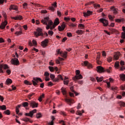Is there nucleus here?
Segmentation results:
<instances>
[{
    "instance_id": "obj_22",
    "label": "nucleus",
    "mask_w": 125,
    "mask_h": 125,
    "mask_svg": "<svg viewBox=\"0 0 125 125\" xmlns=\"http://www.w3.org/2000/svg\"><path fill=\"white\" fill-rule=\"evenodd\" d=\"M11 9L13 10H18L17 9V6L14 5H11L9 7V10H11Z\"/></svg>"
},
{
    "instance_id": "obj_63",
    "label": "nucleus",
    "mask_w": 125,
    "mask_h": 125,
    "mask_svg": "<svg viewBox=\"0 0 125 125\" xmlns=\"http://www.w3.org/2000/svg\"><path fill=\"white\" fill-rule=\"evenodd\" d=\"M67 36L69 38H71V37H72V33H67Z\"/></svg>"
},
{
    "instance_id": "obj_62",
    "label": "nucleus",
    "mask_w": 125,
    "mask_h": 125,
    "mask_svg": "<svg viewBox=\"0 0 125 125\" xmlns=\"http://www.w3.org/2000/svg\"><path fill=\"white\" fill-rule=\"evenodd\" d=\"M100 59V53H98L97 56V60H99Z\"/></svg>"
},
{
    "instance_id": "obj_14",
    "label": "nucleus",
    "mask_w": 125,
    "mask_h": 125,
    "mask_svg": "<svg viewBox=\"0 0 125 125\" xmlns=\"http://www.w3.org/2000/svg\"><path fill=\"white\" fill-rule=\"evenodd\" d=\"M7 25V21L6 20H5L4 21H3L1 25H0V29H1V30H3V29H5L6 26Z\"/></svg>"
},
{
    "instance_id": "obj_36",
    "label": "nucleus",
    "mask_w": 125,
    "mask_h": 125,
    "mask_svg": "<svg viewBox=\"0 0 125 125\" xmlns=\"http://www.w3.org/2000/svg\"><path fill=\"white\" fill-rule=\"evenodd\" d=\"M16 112L17 114H19V116H22V113H19V109H18V107H16Z\"/></svg>"
},
{
    "instance_id": "obj_6",
    "label": "nucleus",
    "mask_w": 125,
    "mask_h": 125,
    "mask_svg": "<svg viewBox=\"0 0 125 125\" xmlns=\"http://www.w3.org/2000/svg\"><path fill=\"white\" fill-rule=\"evenodd\" d=\"M57 54H60V55L63 57V58H66L67 57V54L68 53L67 52L63 53V52L60 51V50L58 49L57 50Z\"/></svg>"
},
{
    "instance_id": "obj_52",
    "label": "nucleus",
    "mask_w": 125,
    "mask_h": 125,
    "mask_svg": "<svg viewBox=\"0 0 125 125\" xmlns=\"http://www.w3.org/2000/svg\"><path fill=\"white\" fill-rule=\"evenodd\" d=\"M116 22H117L118 23H121V22H122V21H124V20H121V19H116L115 20Z\"/></svg>"
},
{
    "instance_id": "obj_31",
    "label": "nucleus",
    "mask_w": 125,
    "mask_h": 125,
    "mask_svg": "<svg viewBox=\"0 0 125 125\" xmlns=\"http://www.w3.org/2000/svg\"><path fill=\"white\" fill-rule=\"evenodd\" d=\"M79 80H74L76 83H78L79 84H83V81H78Z\"/></svg>"
},
{
    "instance_id": "obj_8",
    "label": "nucleus",
    "mask_w": 125,
    "mask_h": 125,
    "mask_svg": "<svg viewBox=\"0 0 125 125\" xmlns=\"http://www.w3.org/2000/svg\"><path fill=\"white\" fill-rule=\"evenodd\" d=\"M82 65H84L85 66H86V67H88V69L92 68V65L86 61L83 62V63H82Z\"/></svg>"
},
{
    "instance_id": "obj_55",
    "label": "nucleus",
    "mask_w": 125,
    "mask_h": 125,
    "mask_svg": "<svg viewBox=\"0 0 125 125\" xmlns=\"http://www.w3.org/2000/svg\"><path fill=\"white\" fill-rule=\"evenodd\" d=\"M112 57H109L108 58H107V61L108 62H112Z\"/></svg>"
},
{
    "instance_id": "obj_24",
    "label": "nucleus",
    "mask_w": 125,
    "mask_h": 125,
    "mask_svg": "<svg viewBox=\"0 0 125 125\" xmlns=\"http://www.w3.org/2000/svg\"><path fill=\"white\" fill-rule=\"evenodd\" d=\"M59 19L58 18H56L54 22V25H55V27H56V26H57V25H59Z\"/></svg>"
},
{
    "instance_id": "obj_15",
    "label": "nucleus",
    "mask_w": 125,
    "mask_h": 125,
    "mask_svg": "<svg viewBox=\"0 0 125 125\" xmlns=\"http://www.w3.org/2000/svg\"><path fill=\"white\" fill-rule=\"evenodd\" d=\"M97 71L99 73H103V72H105V70H104V68H103L101 66H98L97 67Z\"/></svg>"
},
{
    "instance_id": "obj_17",
    "label": "nucleus",
    "mask_w": 125,
    "mask_h": 125,
    "mask_svg": "<svg viewBox=\"0 0 125 125\" xmlns=\"http://www.w3.org/2000/svg\"><path fill=\"white\" fill-rule=\"evenodd\" d=\"M65 27H66V25H65V23H62V24L61 26H58L59 31L60 32H61L62 31H64V30L65 29Z\"/></svg>"
},
{
    "instance_id": "obj_39",
    "label": "nucleus",
    "mask_w": 125,
    "mask_h": 125,
    "mask_svg": "<svg viewBox=\"0 0 125 125\" xmlns=\"http://www.w3.org/2000/svg\"><path fill=\"white\" fill-rule=\"evenodd\" d=\"M36 118L37 119H40V118H42V114L41 113H39L36 115Z\"/></svg>"
},
{
    "instance_id": "obj_34",
    "label": "nucleus",
    "mask_w": 125,
    "mask_h": 125,
    "mask_svg": "<svg viewBox=\"0 0 125 125\" xmlns=\"http://www.w3.org/2000/svg\"><path fill=\"white\" fill-rule=\"evenodd\" d=\"M115 68H119L120 67V62H116L115 63Z\"/></svg>"
},
{
    "instance_id": "obj_26",
    "label": "nucleus",
    "mask_w": 125,
    "mask_h": 125,
    "mask_svg": "<svg viewBox=\"0 0 125 125\" xmlns=\"http://www.w3.org/2000/svg\"><path fill=\"white\" fill-rule=\"evenodd\" d=\"M96 80H97L98 83H99L100 82H102V81H103V77H97L96 78Z\"/></svg>"
},
{
    "instance_id": "obj_50",
    "label": "nucleus",
    "mask_w": 125,
    "mask_h": 125,
    "mask_svg": "<svg viewBox=\"0 0 125 125\" xmlns=\"http://www.w3.org/2000/svg\"><path fill=\"white\" fill-rule=\"evenodd\" d=\"M48 34L49 35H50V36H52L54 34L53 31H51V30H49Z\"/></svg>"
},
{
    "instance_id": "obj_7",
    "label": "nucleus",
    "mask_w": 125,
    "mask_h": 125,
    "mask_svg": "<svg viewBox=\"0 0 125 125\" xmlns=\"http://www.w3.org/2000/svg\"><path fill=\"white\" fill-rule=\"evenodd\" d=\"M99 21H100V22H101V23H102L103 24L104 26H108V25L109 24V22L108 21L104 18H102V19H100Z\"/></svg>"
},
{
    "instance_id": "obj_45",
    "label": "nucleus",
    "mask_w": 125,
    "mask_h": 125,
    "mask_svg": "<svg viewBox=\"0 0 125 125\" xmlns=\"http://www.w3.org/2000/svg\"><path fill=\"white\" fill-rule=\"evenodd\" d=\"M58 79H59V80H62V81H63V77H62V75H58Z\"/></svg>"
},
{
    "instance_id": "obj_10",
    "label": "nucleus",
    "mask_w": 125,
    "mask_h": 125,
    "mask_svg": "<svg viewBox=\"0 0 125 125\" xmlns=\"http://www.w3.org/2000/svg\"><path fill=\"white\" fill-rule=\"evenodd\" d=\"M2 68L4 69H8V65L7 64H1L0 65V73H1L2 74L3 73V70H2Z\"/></svg>"
},
{
    "instance_id": "obj_13",
    "label": "nucleus",
    "mask_w": 125,
    "mask_h": 125,
    "mask_svg": "<svg viewBox=\"0 0 125 125\" xmlns=\"http://www.w3.org/2000/svg\"><path fill=\"white\" fill-rule=\"evenodd\" d=\"M84 17H88V16H90L92 14V11H90L89 10L87 11L86 12H83Z\"/></svg>"
},
{
    "instance_id": "obj_19",
    "label": "nucleus",
    "mask_w": 125,
    "mask_h": 125,
    "mask_svg": "<svg viewBox=\"0 0 125 125\" xmlns=\"http://www.w3.org/2000/svg\"><path fill=\"white\" fill-rule=\"evenodd\" d=\"M111 9L113 11V12L115 15L118 14V9L115 8V7H111Z\"/></svg>"
},
{
    "instance_id": "obj_56",
    "label": "nucleus",
    "mask_w": 125,
    "mask_h": 125,
    "mask_svg": "<svg viewBox=\"0 0 125 125\" xmlns=\"http://www.w3.org/2000/svg\"><path fill=\"white\" fill-rule=\"evenodd\" d=\"M110 30L112 32V33H116L117 32V30L114 29V28H110Z\"/></svg>"
},
{
    "instance_id": "obj_28",
    "label": "nucleus",
    "mask_w": 125,
    "mask_h": 125,
    "mask_svg": "<svg viewBox=\"0 0 125 125\" xmlns=\"http://www.w3.org/2000/svg\"><path fill=\"white\" fill-rule=\"evenodd\" d=\"M42 98H44V94H42L41 96L39 97V98L38 100L40 101V102H42Z\"/></svg>"
},
{
    "instance_id": "obj_51",
    "label": "nucleus",
    "mask_w": 125,
    "mask_h": 125,
    "mask_svg": "<svg viewBox=\"0 0 125 125\" xmlns=\"http://www.w3.org/2000/svg\"><path fill=\"white\" fill-rule=\"evenodd\" d=\"M120 71H125V66H122L120 67Z\"/></svg>"
},
{
    "instance_id": "obj_47",
    "label": "nucleus",
    "mask_w": 125,
    "mask_h": 125,
    "mask_svg": "<svg viewBox=\"0 0 125 125\" xmlns=\"http://www.w3.org/2000/svg\"><path fill=\"white\" fill-rule=\"evenodd\" d=\"M49 69L50 72H53L54 71V67L52 66H49Z\"/></svg>"
},
{
    "instance_id": "obj_9",
    "label": "nucleus",
    "mask_w": 125,
    "mask_h": 125,
    "mask_svg": "<svg viewBox=\"0 0 125 125\" xmlns=\"http://www.w3.org/2000/svg\"><path fill=\"white\" fill-rule=\"evenodd\" d=\"M35 113H37V109H34L33 110L30 111L29 113H25V116L33 118V115Z\"/></svg>"
},
{
    "instance_id": "obj_58",
    "label": "nucleus",
    "mask_w": 125,
    "mask_h": 125,
    "mask_svg": "<svg viewBox=\"0 0 125 125\" xmlns=\"http://www.w3.org/2000/svg\"><path fill=\"white\" fill-rule=\"evenodd\" d=\"M52 85H53L52 82H49L48 83V86H52Z\"/></svg>"
},
{
    "instance_id": "obj_46",
    "label": "nucleus",
    "mask_w": 125,
    "mask_h": 125,
    "mask_svg": "<svg viewBox=\"0 0 125 125\" xmlns=\"http://www.w3.org/2000/svg\"><path fill=\"white\" fill-rule=\"evenodd\" d=\"M77 115H79V116H82L83 115V113H82L81 110H78L76 113Z\"/></svg>"
},
{
    "instance_id": "obj_18",
    "label": "nucleus",
    "mask_w": 125,
    "mask_h": 125,
    "mask_svg": "<svg viewBox=\"0 0 125 125\" xmlns=\"http://www.w3.org/2000/svg\"><path fill=\"white\" fill-rule=\"evenodd\" d=\"M120 56H121V53L118 52L114 55V58L115 60H118V59H119L120 58Z\"/></svg>"
},
{
    "instance_id": "obj_11",
    "label": "nucleus",
    "mask_w": 125,
    "mask_h": 125,
    "mask_svg": "<svg viewBox=\"0 0 125 125\" xmlns=\"http://www.w3.org/2000/svg\"><path fill=\"white\" fill-rule=\"evenodd\" d=\"M56 7H57V3L56 2H55L53 4H52V6L49 7V10H51V11H54L55 10Z\"/></svg>"
},
{
    "instance_id": "obj_5",
    "label": "nucleus",
    "mask_w": 125,
    "mask_h": 125,
    "mask_svg": "<svg viewBox=\"0 0 125 125\" xmlns=\"http://www.w3.org/2000/svg\"><path fill=\"white\" fill-rule=\"evenodd\" d=\"M11 62L13 65H16V66H18V65L20 64L19 61H18V59L17 58L12 59L11 60Z\"/></svg>"
},
{
    "instance_id": "obj_43",
    "label": "nucleus",
    "mask_w": 125,
    "mask_h": 125,
    "mask_svg": "<svg viewBox=\"0 0 125 125\" xmlns=\"http://www.w3.org/2000/svg\"><path fill=\"white\" fill-rule=\"evenodd\" d=\"M68 83H69V80H64L63 84L65 85H68Z\"/></svg>"
},
{
    "instance_id": "obj_21",
    "label": "nucleus",
    "mask_w": 125,
    "mask_h": 125,
    "mask_svg": "<svg viewBox=\"0 0 125 125\" xmlns=\"http://www.w3.org/2000/svg\"><path fill=\"white\" fill-rule=\"evenodd\" d=\"M65 101L68 104V105H70L71 106L73 104V102L72 101V99H65Z\"/></svg>"
},
{
    "instance_id": "obj_42",
    "label": "nucleus",
    "mask_w": 125,
    "mask_h": 125,
    "mask_svg": "<svg viewBox=\"0 0 125 125\" xmlns=\"http://www.w3.org/2000/svg\"><path fill=\"white\" fill-rule=\"evenodd\" d=\"M28 104H29V103L27 102H24L22 104V106H23V107H28Z\"/></svg>"
},
{
    "instance_id": "obj_1",
    "label": "nucleus",
    "mask_w": 125,
    "mask_h": 125,
    "mask_svg": "<svg viewBox=\"0 0 125 125\" xmlns=\"http://www.w3.org/2000/svg\"><path fill=\"white\" fill-rule=\"evenodd\" d=\"M34 34L35 36H36V38H38V37H40V36H41V37L43 36V33H42V28H40L38 27L37 29L36 30V31L34 32Z\"/></svg>"
},
{
    "instance_id": "obj_2",
    "label": "nucleus",
    "mask_w": 125,
    "mask_h": 125,
    "mask_svg": "<svg viewBox=\"0 0 125 125\" xmlns=\"http://www.w3.org/2000/svg\"><path fill=\"white\" fill-rule=\"evenodd\" d=\"M49 21V17H47L44 18L43 20H41V23L43 24V25H46V29L49 30V29H50V25L47 24V22Z\"/></svg>"
},
{
    "instance_id": "obj_12",
    "label": "nucleus",
    "mask_w": 125,
    "mask_h": 125,
    "mask_svg": "<svg viewBox=\"0 0 125 125\" xmlns=\"http://www.w3.org/2000/svg\"><path fill=\"white\" fill-rule=\"evenodd\" d=\"M29 103L32 108H37L38 107V105H39V104L36 103L35 101L29 102Z\"/></svg>"
},
{
    "instance_id": "obj_25",
    "label": "nucleus",
    "mask_w": 125,
    "mask_h": 125,
    "mask_svg": "<svg viewBox=\"0 0 125 125\" xmlns=\"http://www.w3.org/2000/svg\"><path fill=\"white\" fill-rule=\"evenodd\" d=\"M61 91L63 95H66L67 94V91H66V88L62 87L61 88Z\"/></svg>"
},
{
    "instance_id": "obj_64",
    "label": "nucleus",
    "mask_w": 125,
    "mask_h": 125,
    "mask_svg": "<svg viewBox=\"0 0 125 125\" xmlns=\"http://www.w3.org/2000/svg\"><path fill=\"white\" fill-rule=\"evenodd\" d=\"M102 56L104 57H106V52L104 51L102 52Z\"/></svg>"
},
{
    "instance_id": "obj_27",
    "label": "nucleus",
    "mask_w": 125,
    "mask_h": 125,
    "mask_svg": "<svg viewBox=\"0 0 125 125\" xmlns=\"http://www.w3.org/2000/svg\"><path fill=\"white\" fill-rule=\"evenodd\" d=\"M6 83L8 85L10 83H12V80L10 79H7L6 81Z\"/></svg>"
},
{
    "instance_id": "obj_29",
    "label": "nucleus",
    "mask_w": 125,
    "mask_h": 125,
    "mask_svg": "<svg viewBox=\"0 0 125 125\" xmlns=\"http://www.w3.org/2000/svg\"><path fill=\"white\" fill-rule=\"evenodd\" d=\"M76 33L78 34V35H83V31L82 30H78L76 31Z\"/></svg>"
},
{
    "instance_id": "obj_48",
    "label": "nucleus",
    "mask_w": 125,
    "mask_h": 125,
    "mask_svg": "<svg viewBox=\"0 0 125 125\" xmlns=\"http://www.w3.org/2000/svg\"><path fill=\"white\" fill-rule=\"evenodd\" d=\"M44 76H45V77H49V73H48V72H47V71L45 72V73H44Z\"/></svg>"
},
{
    "instance_id": "obj_44",
    "label": "nucleus",
    "mask_w": 125,
    "mask_h": 125,
    "mask_svg": "<svg viewBox=\"0 0 125 125\" xmlns=\"http://www.w3.org/2000/svg\"><path fill=\"white\" fill-rule=\"evenodd\" d=\"M35 94V93H32L31 94H30L28 95V98H29V99H31V97H32V96H34V95Z\"/></svg>"
},
{
    "instance_id": "obj_41",
    "label": "nucleus",
    "mask_w": 125,
    "mask_h": 125,
    "mask_svg": "<svg viewBox=\"0 0 125 125\" xmlns=\"http://www.w3.org/2000/svg\"><path fill=\"white\" fill-rule=\"evenodd\" d=\"M94 7L95 8H100V4H94Z\"/></svg>"
},
{
    "instance_id": "obj_37",
    "label": "nucleus",
    "mask_w": 125,
    "mask_h": 125,
    "mask_svg": "<svg viewBox=\"0 0 125 125\" xmlns=\"http://www.w3.org/2000/svg\"><path fill=\"white\" fill-rule=\"evenodd\" d=\"M4 114H5L6 115H10V111L8 109L4 111Z\"/></svg>"
},
{
    "instance_id": "obj_20",
    "label": "nucleus",
    "mask_w": 125,
    "mask_h": 125,
    "mask_svg": "<svg viewBox=\"0 0 125 125\" xmlns=\"http://www.w3.org/2000/svg\"><path fill=\"white\" fill-rule=\"evenodd\" d=\"M43 46H47V44L48 43V40L45 39L44 41L42 42Z\"/></svg>"
},
{
    "instance_id": "obj_30",
    "label": "nucleus",
    "mask_w": 125,
    "mask_h": 125,
    "mask_svg": "<svg viewBox=\"0 0 125 125\" xmlns=\"http://www.w3.org/2000/svg\"><path fill=\"white\" fill-rule=\"evenodd\" d=\"M107 72V73H111L112 72V67H109L108 68L104 70V71Z\"/></svg>"
},
{
    "instance_id": "obj_23",
    "label": "nucleus",
    "mask_w": 125,
    "mask_h": 125,
    "mask_svg": "<svg viewBox=\"0 0 125 125\" xmlns=\"http://www.w3.org/2000/svg\"><path fill=\"white\" fill-rule=\"evenodd\" d=\"M118 104L120 107H125V103L124 102L119 101Z\"/></svg>"
},
{
    "instance_id": "obj_38",
    "label": "nucleus",
    "mask_w": 125,
    "mask_h": 125,
    "mask_svg": "<svg viewBox=\"0 0 125 125\" xmlns=\"http://www.w3.org/2000/svg\"><path fill=\"white\" fill-rule=\"evenodd\" d=\"M78 27L80 28V29H83V28H84V25L83 24H79L78 25Z\"/></svg>"
},
{
    "instance_id": "obj_54",
    "label": "nucleus",
    "mask_w": 125,
    "mask_h": 125,
    "mask_svg": "<svg viewBox=\"0 0 125 125\" xmlns=\"http://www.w3.org/2000/svg\"><path fill=\"white\" fill-rule=\"evenodd\" d=\"M116 98L117 99H122V98H123V97L121 95H117L116 96Z\"/></svg>"
},
{
    "instance_id": "obj_49",
    "label": "nucleus",
    "mask_w": 125,
    "mask_h": 125,
    "mask_svg": "<svg viewBox=\"0 0 125 125\" xmlns=\"http://www.w3.org/2000/svg\"><path fill=\"white\" fill-rule=\"evenodd\" d=\"M48 25H49V26H53L54 24H53V22H52V21H49Z\"/></svg>"
},
{
    "instance_id": "obj_53",
    "label": "nucleus",
    "mask_w": 125,
    "mask_h": 125,
    "mask_svg": "<svg viewBox=\"0 0 125 125\" xmlns=\"http://www.w3.org/2000/svg\"><path fill=\"white\" fill-rule=\"evenodd\" d=\"M122 38L125 40V32H123L122 33Z\"/></svg>"
},
{
    "instance_id": "obj_4",
    "label": "nucleus",
    "mask_w": 125,
    "mask_h": 125,
    "mask_svg": "<svg viewBox=\"0 0 125 125\" xmlns=\"http://www.w3.org/2000/svg\"><path fill=\"white\" fill-rule=\"evenodd\" d=\"M33 80H32V83L33 85L35 86V85H38V83H39V81L40 82V83H42V80L40 78L34 77Z\"/></svg>"
},
{
    "instance_id": "obj_33",
    "label": "nucleus",
    "mask_w": 125,
    "mask_h": 125,
    "mask_svg": "<svg viewBox=\"0 0 125 125\" xmlns=\"http://www.w3.org/2000/svg\"><path fill=\"white\" fill-rule=\"evenodd\" d=\"M0 109L1 110H2L3 111H4L6 109V106L3 105H0Z\"/></svg>"
},
{
    "instance_id": "obj_32",
    "label": "nucleus",
    "mask_w": 125,
    "mask_h": 125,
    "mask_svg": "<svg viewBox=\"0 0 125 125\" xmlns=\"http://www.w3.org/2000/svg\"><path fill=\"white\" fill-rule=\"evenodd\" d=\"M120 79L122 81H125V74L120 75Z\"/></svg>"
},
{
    "instance_id": "obj_40",
    "label": "nucleus",
    "mask_w": 125,
    "mask_h": 125,
    "mask_svg": "<svg viewBox=\"0 0 125 125\" xmlns=\"http://www.w3.org/2000/svg\"><path fill=\"white\" fill-rule=\"evenodd\" d=\"M15 34L17 35V36H20V35L22 34V31H17Z\"/></svg>"
},
{
    "instance_id": "obj_16",
    "label": "nucleus",
    "mask_w": 125,
    "mask_h": 125,
    "mask_svg": "<svg viewBox=\"0 0 125 125\" xmlns=\"http://www.w3.org/2000/svg\"><path fill=\"white\" fill-rule=\"evenodd\" d=\"M11 19H14V20H22L23 17L21 15H18L16 17H11Z\"/></svg>"
},
{
    "instance_id": "obj_59",
    "label": "nucleus",
    "mask_w": 125,
    "mask_h": 125,
    "mask_svg": "<svg viewBox=\"0 0 125 125\" xmlns=\"http://www.w3.org/2000/svg\"><path fill=\"white\" fill-rule=\"evenodd\" d=\"M23 121L24 122H30V119L28 118H25L23 120Z\"/></svg>"
},
{
    "instance_id": "obj_61",
    "label": "nucleus",
    "mask_w": 125,
    "mask_h": 125,
    "mask_svg": "<svg viewBox=\"0 0 125 125\" xmlns=\"http://www.w3.org/2000/svg\"><path fill=\"white\" fill-rule=\"evenodd\" d=\"M52 81H53V82H59V79H58V78H54V79H53V80H52Z\"/></svg>"
},
{
    "instance_id": "obj_57",
    "label": "nucleus",
    "mask_w": 125,
    "mask_h": 125,
    "mask_svg": "<svg viewBox=\"0 0 125 125\" xmlns=\"http://www.w3.org/2000/svg\"><path fill=\"white\" fill-rule=\"evenodd\" d=\"M50 78H51L52 80H53V79H54L55 78V76H54V75H53V74H51L50 75Z\"/></svg>"
},
{
    "instance_id": "obj_60",
    "label": "nucleus",
    "mask_w": 125,
    "mask_h": 125,
    "mask_svg": "<svg viewBox=\"0 0 125 125\" xmlns=\"http://www.w3.org/2000/svg\"><path fill=\"white\" fill-rule=\"evenodd\" d=\"M32 42H33V44H34V45H37V41H36V40H33L32 41Z\"/></svg>"
},
{
    "instance_id": "obj_3",
    "label": "nucleus",
    "mask_w": 125,
    "mask_h": 125,
    "mask_svg": "<svg viewBox=\"0 0 125 125\" xmlns=\"http://www.w3.org/2000/svg\"><path fill=\"white\" fill-rule=\"evenodd\" d=\"M80 71L79 70H76V76L73 77L74 80H82L83 79V75L82 74H80Z\"/></svg>"
},
{
    "instance_id": "obj_35",
    "label": "nucleus",
    "mask_w": 125,
    "mask_h": 125,
    "mask_svg": "<svg viewBox=\"0 0 125 125\" xmlns=\"http://www.w3.org/2000/svg\"><path fill=\"white\" fill-rule=\"evenodd\" d=\"M24 83L25 84H27L28 85H32V83L28 81L27 80H25L24 81Z\"/></svg>"
}]
</instances>
